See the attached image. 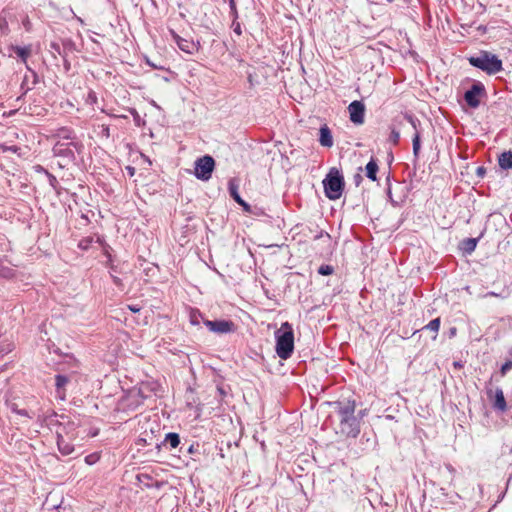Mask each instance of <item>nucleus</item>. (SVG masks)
<instances>
[{
  "label": "nucleus",
  "mask_w": 512,
  "mask_h": 512,
  "mask_svg": "<svg viewBox=\"0 0 512 512\" xmlns=\"http://www.w3.org/2000/svg\"><path fill=\"white\" fill-rule=\"evenodd\" d=\"M339 416V431L345 436L357 437L360 433V419L354 415L355 403L352 401L336 402Z\"/></svg>",
  "instance_id": "1"
},
{
  "label": "nucleus",
  "mask_w": 512,
  "mask_h": 512,
  "mask_svg": "<svg viewBox=\"0 0 512 512\" xmlns=\"http://www.w3.org/2000/svg\"><path fill=\"white\" fill-rule=\"evenodd\" d=\"M276 353L281 359H288L294 350L293 328L288 322H284L275 332Z\"/></svg>",
  "instance_id": "2"
},
{
  "label": "nucleus",
  "mask_w": 512,
  "mask_h": 512,
  "mask_svg": "<svg viewBox=\"0 0 512 512\" xmlns=\"http://www.w3.org/2000/svg\"><path fill=\"white\" fill-rule=\"evenodd\" d=\"M469 63L488 74H496L502 70V61L497 56L488 52L470 57Z\"/></svg>",
  "instance_id": "3"
},
{
  "label": "nucleus",
  "mask_w": 512,
  "mask_h": 512,
  "mask_svg": "<svg viewBox=\"0 0 512 512\" xmlns=\"http://www.w3.org/2000/svg\"><path fill=\"white\" fill-rule=\"evenodd\" d=\"M323 186L327 198L337 200L341 197L344 188V179L340 172L333 168L323 180Z\"/></svg>",
  "instance_id": "4"
},
{
  "label": "nucleus",
  "mask_w": 512,
  "mask_h": 512,
  "mask_svg": "<svg viewBox=\"0 0 512 512\" xmlns=\"http://www.w3.org/2000/svg\"><path fill=\"white\" fill-rule=\"evenodd\" d=\"M215 166L214 159L209 156H203L195 162V176L200 180H209Z\"/></svg>",
  "instance_id": "5"
},
{
  "label": "nucleus",
  "mask_w": 512,
  "mask_h": 512,
  "mask_svg": "<svg viewBox=\"0 0 512 512\" xmlns=\"http://www.w3.org/2000/svg\"><path fill=\"white\" fill-rule=\"evenodd\" d=\"M205 326L214 333L227 334L234 331L235 325L232 321L227 320H205Z\"/></svg>",
  "instance_id": "6"
},
{
  "label": "nucleus",
  "mask_w": 512,
  "mask_h": 512,
  "mask_svg": "<svg viewBox=\"0 0 512 512\" xmlns=\"http://www.w3.org/2000/svg\"><path fill=\"white\" fill-rule=\"evenodd\" d=\"M348 111L350 114V120L354 124H363L364 115H365V106L360 101H353L348 106Z\"/></svg>",
  "instance_id": "7"
},
{
  "label": "nucleus",
  "mask_w": 512,
  "mask_h": 512,
  "mask_svg": "<svg viewBox=\"0 0 512 512\" xmlns=\"http://www.w3.org/2000/svg\"><path fill=\"white\" fill-rule=\"evenodd\" d=\"M488 398L493 401V407L496 410H499L501 412H504L507 409L506 400L504 397V393L501 388L488 389L487 390Z\"/></svg>",
  "instance_id": "8"
},
{
  "label": "nucleus",
  "mask_w": 512,
  "mask_h": 512,
  "mask_svg": "<svg viewBox=\"0 0 512 512\" xmlns=\"http://www.w3.org/2000/svg\"><path fill=\"white\" fill-rule=\"evenodd\" d=\"M483 92L481 85L475 84L471 89L467 90L464 94V99L467 104L472 108H477L480 104V95Z\"/></svg>",
  "instance_id": "9"
},
{
  "label": "nucleus",
  "mask_w": 512,
  "mask_h": 512,
  "mask_svg": "<svg viewBox=\"0 0 512 512\" xmlns=\"http://www.w3.org/2000/svg\"><path fill=\"white\" fill-rule=\"evenodd\" d=\"M60 419L58 430H61L63 435L69 439L74 437V430L77 425L74 422H71L67 416L61 415Z\"/></svg>",
  "instance_id": "10"
},
{
  "label": "nucleus",
  "mask_w": 512,
  "mask_h": 512,
  "mask_svg": "<svg viewBox=\"0 0 512 512\" xmlns=\"http://www.w3.org/2000/svg\"><path fill=\"white\" fill-rule=\"evenodd\" d=\"M171 34L180 50H182L186 53H189V54H192L194 52L195 44L193 41L181 38L179 35H177L173 31L171 32Z\"/></svg>",
  "instance_id": "11"
},
{
  "label": "nucleus",
  "mask_w": 512,
  "mask_h": 512,
  "mask_svg": "<svg viewBox=\"0 0 512 512\" xmlns=\"http://www.w3.org/2000/svg\"><path fill=\"white\" fill-rule=\"evenodd\" d=\"M57 445L63 455H69L74 451L73 445L65 439L61 430H57Z\"/></svg>",
  "instance_id": "12"
},
{
  "label": "nucleus",
  "mask_w": 512,
  "mask_h": 512,
  "mask_svg": "<svg viewBox=\"0 0 512 512\" xmlns=\"http://www.w3.org/2000/svg\"><path fill=\"white\" fill-rule=\"evenodd\" d=\"M72 145H74L72 142H70V143L57 142L53 147V152L57 156L72 157L73 151L70 148V146H72Z\"/></svg>",
  "instance_id": "13"
},
{
  "label": "nucleus",
  "mask_w": 512,
  "mask_h": 512,
  "mask_svg": "<svg viewBox=\"0 0 512 512\" xmlns=\"http://www.w3.org/2000/svg\"><path fill=\"white\" fill-rule=\"evenodd\" d=\"M407 120L409 121V123L412 125V127L415 130V133H414V136H413V139H412V142H413V154H414L415 157H418L419 152H420V134L417 131L416 120L413 117H411V116H408Z\"/></svg>",
  "instance_id": "14"
},
{
  "label": "nucleus",
  "mask_w": 512,
  "mask_h": 512,
  "mask_svg": "<svg viewBox=\"0 0 512 512\" xmlns=\"http://www.w3.org/2000/svg\"><path fill=\"white\" fill-rule=\"evenodd\" d=\"M229 192L231 197L239 204L241 205L245 211H250V206L248 203H246L239 195L238 193V186L234 182L229 183Z\"/></svg>",
  "instance_id": "15"
},
{
  "label": "nucleus",
  "mask_w": 512,
  "mask_h": 512,
  "mask_svg": "<svg viewBox=\"0 0 512 512\" xmlns=\"http://www.w3.org/2000/svg\"><path fill=\"white\" fill-rule=\"evenodd\" d=\"M319 142L324 147H332L333 138L330 129L324 125L320 128Z\"/></svg>",
  "instance_id": "16"
},
{
  "label": "nucleus",
  "mask_w": 512,
  "mask_h": 512,
  "mask_svg": "<svg viewBox=\"0 0 512 512\" xmlns=\"http://www.w3.org/2000/svg\"><path fill=\"white\" fill-rule=\"evenodd\" d=\"M498 163L502 169L507 170V169L512 168V152L511 151L503 152L499 156Z\"/></svg>",
  "instance_id": "17"
},
{
  "label": "nucleus",
  "mask_w": 512,
  "mask_h": 512,
  "mask_svg": "<svg viewBox=\"0 0 512 512\" xmlns=\"http://www.w3.org/2000/svg\"><path fill=\"white\" fill-rule=\"evenodd\" d=\"M365 170H366V176L372 180V181H376L377 177H376V174H377V171H378V165L376 163V161L374 159H371L366 167H365Z\"/></svg>",
  "instance_id": "18"
},
{
  "label": "nucleus",
  "mask_w": 512,
  "mask_h": 512,
  "mask_svg": "<svg viewBox=\"0 0 512 512\" xmlns=\"http://www.w3.org/2000/svg\"><path fill=\"white\" fill-rule=\"evenodd\" d=\"M12 49L16 53V55L22 59L23 62H26V60L31 52L29 47L15 46V47H12Z\"/></svg>",
  "instance_id": "19"
},
{
  "label": "nucleus",
  "mask_w": 512,
  "mask_h": 512,
  "mask_svg": "<svg viewBox=\"0 0 512 512\" xmlns=\"http://www.w3.org/2000/svg\"><path fill=\"white\" fill-rule=\"evenodd\" d=\"M165 442L168 443L171 448H176L180 444V437L177 433H168L165 437Z\"/></svg>",
  "instance_id": "20"
},
{
  "label": "nucleus",
  "mask_w": 512,
  "mask_h": 512,
  "mask_svg": "<svg viewBox=\"0 0 512 512\" xmlns=\"http://www.w3.org/2000/svg\"><path fill=\"white\" fill-rule=\"evenodd\" d=\"M439 327H440V319L439 318H436V319H433L432 321H430L427 325H426V329L434 332V333H437L438 330H439Z\"/></svg>",
  "instance_id": "21"
},
{
  "label": "nucleus",
  "mask_w": 512,
  "mask_h": 512,
  "mask_svg": "<svg viewBox=\"0 0 512 512\" xmlns=\"http://www.w3.org/2000/svg\"><path fill=\"white\" fill-rule=\"evenodd\" d=\"M477 245V240L474 238H469L465 241V250L469 253L475 250Z\"/></svg>",
  "instance_id": "22"
},
{
  "label": "nucleus",
  "mask_w": 512,
  "mask_h": 512,
  "mask_svg": "<svg viewBox=\"0 0 512 512\" xmlns=\"http://www.w3.org/2000/svg\"><path fill=\"white\" fill-rule=\"evenodd\" d=\"M68 382V378L63 375H57L56 376V387L58 390L63 388Z\"/></svg>",
  "instance_id": "23"
},
{
  "label": "nucleus",
  "mask_w": 512,
  "mask_h": 512,
  "mask_svg": "<svg viewBox=\"0 0 512 512\" xmlns=\"http://www.w3.org/2000/svg\"><path fill=\"white\" fill-rule=\"evenodd\" d=\"M318 272L321 275H330L333 272V268L328 265H323L319 268Z\"/></svg>",
  "instance_id": "24"
},
{
  "label": "nucleus",
  "mask_w": 512,
  "mask_h": 512,
  "mask_svg": "<svg viewBox=\"0 0 512 512\" xmlns=\"http://www.w3.org/2000/svg\"><path fill=\"white\" fill-rule=\"evenodd\" d=\"M511 369H512V361L508 360L501 367V370H500L501 375L504 376Z\"/></svg>",
  "instance_id": "25"
},
{
  "label": "nucleus",
  "mask_w": 512,
  "mask_h": 512,
  "mask_svg": "<svg viewBox=\"0 0 512 512\" xmlns=\"http://www.w3.org/2000/svg\"><path fill=\"white\" fill-rule=\"evenodd\" d=\"M399 139H400V133L398 131H396V130H392L391 135H390V140L394 144H397Z\"/></svg>",
  "instance_id": "26"
},
{
  "label": "nucleus",
  "mask_w": 512,
  "mask_h": 512,
  "mask_svg": "<svg viewBox=\"0 0 512 512\" xmlns=\"http://www.w3.org/2000/svg\"><path fill=\"white\" fill-rule=\"evenodd\" d=\"M13 412L17 413L18 415L28 417V413L24 409H17L16 407H12Z\"/></svg>",
  "instance_id": "27"
},
{
  "label": "nucleus",
  "mask_w": 512,
  "mask_h": 512,
  "mask_svg": "<svg viewBox=\"0 0 512 512\" xmlns=\"http://www.w3.org/2000/svg\"><path fill=\"white\" fill-rule=\"evenodd\" d=\"M128 309L133 313H138L141 310V307L138 305H128Z\"/></svg>",
  "instance_id": "28"
},
{
  "label": "nucleus",
  "mask_w": 512,
  "mask_h": 512,
  "mask_svg": "<svg viewBox=\"0 0 512 512\" xmlns=\"http://www.w3.org/2000/svg\"><path fill=\"white\" fill-rule=\"evenodd\" d=\"M92 458H93V455H89L85 458V461L88 463V464H92L93 461H92Z\"/></svg>",
  "instance_id": "29"
},
{
  "label": "nucleus",
  "mask_w": 512,
  "mask_h": 512,
  "mask_svg": "<svg viewBox=\"0 0 512 512\" xmlns=\"http://www.w3.org/2000/svg\"><path fill=\"white\" fill-rule=\"evenodd\" d=\"M487 296L499 297V295L495 292H489V293L485 294L484 297H487Z\"/></svg>",
  "instance_id": "30"
},
{
  "label": "nucleus",
  "mask_w": 512,
  "mask_h": 512,
  "mask_svg": "<svg viewBox=\"0 0 512 512\" xmlns=\"http://www.w3.org/2000/svg\"><path fill=\"white\" fill-rule=\"evenodd\" d=\"M365 414H366V410H362L359 412V416H357V417L361 420V418L364 417Z\"/></svg>",
  "instance_id": "31"
},
{
  "label": "nucleus",
  "mask_w": 512,
  "mask_h": 512,
  "mask_svg": "<svg viewBox=\"0 0 512 512\" xmlns=\"http://www.w3.org/2000/svg\"><path fill=\"white\" fill-rule=\"evenodd\" d=\"M127 170L129 171V174H130L131 176H133V175H134V168H132V167H127Z\"/></svg>",
  "instance_id": "32"
},
{
  "label": "nucleus",
  "mask_w": 512,
  "mask_h": 512,
  "mask_svg": "<svg viewBox=\"0 0 512 512\" xmlns=\"http://www.w3.org/2000/svg\"><path fill=\"white\" fill-rule=\"evenodd\" d=\"M194 452V446L191 445L189 448H188V453H193Z\"/></svg>",
  "instance_id": "33"
},
{
  "label": "nucleus",
  "mask_w": 512,
  "mask_h": 512,
  "mask_svg": "<svg viewBox=\"0 0 512 512\" xmlns=\"http://www.w3.org/2000/svg\"><path fill=\"white\" fill-rule=\"evenodd\" d=\"M7 26V22L5 20H3L1 23H0V27L3 28Z\"/></svg>",
  "instance_id": "34"
},
{
  "label": "nucleus",
  "mask_w": 512,
  "mask_h": 512,
  "mask_svg": "<svg viewBox=\"0 0 512 512\" xmlns=\"http://www.w3.org/2000/svg\"><path fill=\"white\" fill-rule=\"evenodd\" d=\"M191 323L195 325V324H197L198 322L196 321V319H194L193 317H191Z\"/></svg>",
  "instance_id": "35"
},
{
  "label": "nucleus",
  "mask_w": 512,
  "mask_h": 512,
  "mask_svg": "<svg viewBox=\"0 0 512 512\" xmlns=\"http://www.w3.org/2000/svg\"><path fill=\"white\" fill-rule=\"evenodd\" d=\"M148 64L151 65L152 67H155L156 68V65L155 64H152L148 61Z\"/></svg>",
  "instance_id": "36"
},
{
  "label": "nucleus",
  "mask_w": 512,
  "mask_h": 512,
  "mask_svg": "<svg viewBox=\"0 0 512 512\" xmlns=\"http://www.w3.org/2000/svg\"><path fill=\"white\" fill-rule=\"evenodd\" d=\"M118 281H119V279L115 277V278H114V282L117 284V283H118Z\"/></svg>",
  "instance_id": "37"
},
{
  "label": "nucleus",
  "mask_w": 512,
  "mask_h": 512,
  "mask_svg": "<svg viewBox=\"0 0 512 512\" xmlns=\"http://www.w3.org/2000/svg\"><path fill=\"white\" fill-rule=\"evenodd\" d=\"M388 2H392L393 0H387Z\"/></svg>",
  "instance_id": "38"
}]
</instances>
